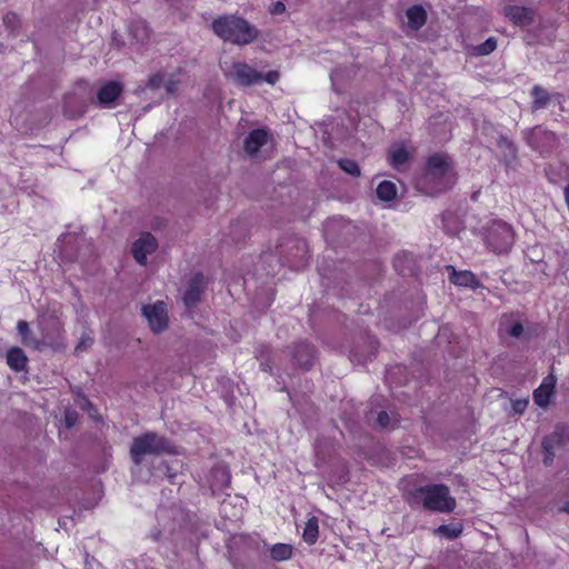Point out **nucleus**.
I'll use <instances>...</instances> for the list:
<instances>
[{"instance_id":"obj_6","label":"nucleus","mask_w":569,"mask_h":569,"mask_svg":"<svg viewBox=\"0 0 569 569\" xmlns=\"http://www.w3.org/2000/svg\"><path fill=\"white\" fill-rule=\"evenodd\" d=\"M515 242L511 224L502 220H493L485 230V243L495 253H508Z\"/></svg>"},{"instance_id":"obj_12","label":"nucleus","mask_w":569,"mask_h":569,"mask_svg":"<svg viewBox=\"0 0 569 569\" xmlns=\"http://www.w3.org/2000/svg\"><path fill=\"white\" fill-rule=\"evenodd\" d=\"M503 13L513 24L520 27L528 26L535 20V11L523 6H506Z\"/></svg>"},{"instance_id":"obj_16","label":"nucleus","mask_w":569,"mask_h":569,"mask_svg":"<svg viewBox=\"0 0 569 569\" xmlns=\"http://www.w3.org/2000/svg\"><path fill=\"white\" fill-rule=\"evenodd\" d=\"M268 141V132L264 129H253L243 141V149L249 156H254Z\"/></svg>"},{"instance_id":"obj_34","label":"nucleus","mask_w":569,"mask_h":569,"mask_svg":"<svg viewBox=\"0 0 569 569\" xmlns=\"http://www.w3.org/2000/svg\"><path fill=\"white\" fill-rule=\"evenodd\" d=\"M93 343V339L90 336H82L78 345L76 346V352L84 351Z\"/></svg>"},{"instance_id":"obj_35","label":"nucleus","mask_w":569,"mask_h":569,"mask_svg":"<svg viewBox=\"0 0 569 569\" xmlns=\"http://www.w3.org/2000/svg\"><path fill=\"white\" fill-rule=\"evenodd\" d=\"M284 11L286 6L282 1H276L269 8V12L273 16L282 14Z\"/></svg>"},{"instance_id":"obj_19","label":"nucleus","mask_w":569,"mask_h":569,"mask_svg":"<svg viewBox=\"0 0 569 569\" xmlns=\"http://www.w3.org/2000/svg\"><path fill=\"white\" fill-rule=\"evenodd\" d=\"M408 27L415 31L421 29L428 19L427 11L420 4H413L406 10Z\"/></svg>"},{"instance_id":"obj_7","label":"nucleus","mask_w":569,"mask_h":569,"mask_svg":"<svg viewBox=\"0 0 569 569\" xmlns=\"http://www.w3.org/2000/svg\"><path fill=\"white\" fill-rule=\"evenodd\" d=\"M17 331L21 338V342L27 347H34L36 349H40L41 346L56 347L59 345V341L63 338V327L62 325L56 320L52 332H43L42 341L37 340L32 337V332L30 330L29 323L24 320H19L17 323Z\"/></svg>"},{"instance_id":"obj_39","label":"nucleus","mask_w":569,"mask_h":569,"mask_svg":"<svg viewBox=\"0 0 569 569\" xmlns=\"http://www.w3.org/2000/svg\"><path fill=\"white\" fill-rule=\"evenodd\" d=\"M543 453H545L543 455V463L546 466H550L555 458V451L549 450V451H543Z\"/></svg>"},{"instance_id":"obj_28","label":"nucleus","mask_w":569,"mask_h":569,"mask_svg":"<svg viewBox=\"0 0 569 569\" xmlns=\"http://www.w3.org/2000/svg\"><path fill=\"white\" fill-rule=\"evenodd\" d=\"M338 166L341 170H343L346 173L352 176V177H359L360 176V168L357 161L343 158L338 161Z\"/></svg>"},{"instance_id":"obj_1","label":"nucleus","mask_w":569,"mask_h":569,"mask_svg":"<svg viewBox=\"0 0 569 569\" xmlns=\"http://www.w3.org/2000/svg\"><path fill=\"white\" fill-rule=\"evenodd\" d=\"M458 173L450 158L445 152L430 154L425 163L423 172L418 179L420 191L436 196L449 191L457 182Z\"/></svg>"},{"instance_id":"obj_10","label":"nucleus","mask_w":569,"mask_h":569,"mask_svg":"<svg viewBox=\"0 0 569 569\" xmlns=\"http://www.w3.org/2000/svg\"><path fill=\"white\" fill-rule=\"evenodd\" d=\"M317 357V351L313 345L307 341L297 342L292 349V358L299 367L305 370H310Z\"/></svg>"},{"instance_id":"obj_17","label":"nucleus","mask_w":569,"mask_h":569,"mask_svg":"<svg viewBox=\"0 0 569 569\" xmlns=\"http://www.w3.org/2000/svg\"><path fill=\"white\" fill-rule=\"evenodd\" d=\"M392 264L397 273L402 277L412 276L416 271V261L413 256L409 252L396 254Z\"/></svg>"},{"instance_id":"obj_4","label":"nucleus","mask_w":569,"mask_h":569,"mask_svg":"<svg viewBox=\"0 0 569 569\" xmlns=\"http://www.w3.org/2000/svg\"><path fill=\"white\" fill-rule=\"evenodd\" d=\"M172 443L163 436L148 431L136 437L130 447V457L136 465L142 462L146 455L172 453Z\"/></svg>"},{"instance_id":"obj_29","label":"nucleus","mask_w":569,"mask_h":569,"mask_svg":"<svg viewBox=\"0 0 569 569\" xmlns=\"http://www.w3.org/2000/svg\"><path fill=\"white\" fill-rule=\"evenodd\" d=\"M271 349L269 346H260L257 349V358L260 360L261 369L266 372H271V366L268 361V355L270 353Z\"/></svg>"},{"instance_id":"obj_37","label":"nucleus","mask_w":569,"mask_h":569,"mask_svg":"<svg viewBox=\"0 0 569 569\" xmlns=\"http://www.w3.org/2000/svg\"><path fill=\"white\" fill-rule=\"evenodd\" d=\"M162 80V76L160 73H156L149 78L147 86L150 89H158L161 86Z\"/></svg>"},{"instance_id":"obj_11","label":"nucleus","mask_w":569,"mask_h":569,"mask_svg":"<svg viewBox=\"0 0 569 569\" xmlns=\"http://www.w3.org/2000/svg\"><path fill=\"white\" fill-rule=\"evenodd\" d=\"M123 92V87L118 81H108L97 92L98 104L102 108H110Z\"/></svg>"},{"instance_id":"obj_15","label":"nucleus","mask_w":569,"mask_h":569,"mask_svg":"<svg viewBox=\"0 0 569 569\" xmlns=\"http://www.w3.org/2000/svg\"><path fill=\"white\" fill-rule=\"evenodd\" d=\"M447 269L450 271L449 280L451 283L473 290L480 287V281L473 272L469 270L458 271L452 266H448Z\"/></svg>"},{"instance_id":"obj_9","label":"nucleus","mask_w":569,"mask_h":569,"mask_svg":"<svg viewBox=\"0 0 569 569\" xmlns=\"http://www.w3.org/2000/svg\"><path fill=\"white\" fill-rule=\"evenodd\" d=\"M158 248V241L156 237L150 232H143L133 243H132V256L136 261L146 266L148 254L154 252Z\"/></svg>"},{"instance_id":"obj_22","label":"nucleus","mask_w":569,"mask_h":569,"mask_svg":"<svg viewBox=\"0 0 569 569\" xmlns=\"http://www.w3.org/2000/svg\"><path fill=\"white\" fill-rule=\"evenodd\" d=\"M319 538V520L316 516L310 517L303 528L302 539L303 541L312 546Z\"/></svg>"},{"instance_id":"obj_23","label":"nucleus","mask_w":569,"mask_h":569,"mask_svg":"<svg viewBox=\"0 0 569 569\" xmlns=\"http://www.w3.org/2000/svg\"><path fill=\"white\" fill-rule=\"evenodd\" d=\"M269 552L273 561H287L292 558L293 547L289 543L278 542L271 546Z\"/></svg>"},{"instance_id":"obj_13","label":"nucleus","mask_w":569,"mask_h":569,"mask_svg":"<svg viewBox=\"0 0 569 569\" xmlns=\"http://www.w3.org/2000/svg\"><path fill=\"white\" fill-rule=\"evenodd\" d=\"M203 293V274L196 273L189 281L183 296V303L187 308H194L201 300Z\"/></svg>"},{"instance_id":"obj_38","label":"nucleus","mask_w":569,"mask_h":569,"mask_svg":"<svg viewBox=\"0 0 569 569\" xmlns=\"http://www.w3.org/2000/svg\"><path fill=\"white\" fill-rule=\"evenodd\" d=\"M523 332V326L521 325V322H513L510 328H509V335L511 337H520Z\"/></svg>"},{"instance_id":"obj_24","label":"nucleus","mask_w":569,"mask_h":569,"mask_svg":"<svg viewBox=\"0 0 569 569\" xmlns=\"http://www.w3.org/2000/svg\"><path fill=\"white\" fill-rule=\"evenodd\" d=\"M376 194L381 201H391L397 197V187L389 180L381 181L377 189Z\"/></svg>"},{"instance_id":"obj_20","label":"nucleus","mask_w":569,"mask_h":569,"mask_svg":"<svg viewBox=\"0 0 569 569\" xmlns=\"http://www.w3.org/2000/svg\"><path fill=\"white\" fill-rule=\"evenodd\" d=\"M410 158L411 154L403 144L392 146L388 150L389 164L396 170H401V168L410 160Z\"/></svg>"},{"instance_id":"obj_2","label":"nucleus","mask_w":569,"mask_h":569,"mask_svg":"<svg viewBox=\"0 0 569 569\" xmlns=\"http://www.w3.org/2000/svg\"><path fill=\"white\" fill-rule=\"evenodd\" d=\"M408 503L410 506L421 503L428 511L442 513L452 512L457 506L449 487L445 483H432L411 490Z\"/></svg>"},{"instance_id":"obj_36","label":"nucleus","mask_w":569,"mask_h":569,"mask_svg":"<svg viewBox=\"0 0 569 569\" xmlns=\"http://www.w3.org/2000/svg\"><path fill=\"white\" fill-rule=\"evenodd\" d=\"M390 423V417L387 411H380L377 417V425L380 428H387Z\"/></svg>"},{"instance_id":"obj_25","label":"nucleus","mask_w":569,"mask_h":569,"mask_svg":"<svg viewBox=\"0 0 569 569\" xmlns=\"http://www.w3.org/2000/svg\"><path fill=\"white\" fill-rule=\"evenodd\" d=\"M531 96L533 98V101H532L533 110L543 109L550 102V94L548 93V91L546 89H543L540 86H533V88L531 89Z\"/></svg>"},{"instance_id":"obj_14","label":"nucleus","mask_w":569,"mask_h":569,"mask_svg":"<svg viewBox=\"0 0 569 569\" xmlns=\"http://www.w3.org/2000/svg\"><path fill=\"white\" fill-rule=\"evenodd\" d=\"M557 379L550 373L545 377L540 386L533 391V401L537 406L546 408L550 403V398L555 392Z\"/></svg>"},{"instance_id":"obj_8","label":"nucleus","mask_w":569,"mask_h":569,"mask_svg":"<svg viewBox=\"0 0 569 569\" xmlns=\"http://www.w3.org/2000/svg\"><path fill=\"white\" fill-rule=\"evenodd\" d=\"M142 315L146 317L149 328L152 332L159 333L168 327V312L163 301H157L153 305L142 307Z\"/></svg>"},{"instance_id":"obj_21","label":"nucleus","mask_w":569,"mask_h":569,"mask_svg":"<svg viewBox=\"0 0 569 569\" xmlns=\"http://www.w3.org/2000/svg\"><path fill=\"white\" fill-rule=\"evenodd\" d=\"M568 435L566 433L565 428H557L552 433L546 436L542 440V449L543 451H555L556 448L560 447L565 438H567Z\"/></svg>"},{"instance_id":"obj_40","label":"nucleus","mask_w":569,"mask_h":569,"mask_svg":"<svg viewBox=\"0 0 569 569\" xmlns=\"http://www.w3.org/2000/svg\"><path fill=\"white\" fill-rule=\"evenodd\" d=\"M178 81L168 80L164 84L166 91L169 93H173L177 90Z\"/></svg>"},{"instance_id":"obj_33","label":"nucleus","mask_w":569,"mask_h":569,"mask_svg":"<svg viewBox=\"0 0 569 569\" xmlns=\"http://www.w3.org/2000/svg\"><path fill=\"white\" fill-rule=\"evenodd\" d=\"M528 400L527 399H517L512 401V410L515 413L522 415L527 407H528Z\"/></svg>"},{"instance_id":"obj_30","label":"nucleus","mask_w":569,"mask_h":569,"mask_svg":"<svg viewBox=\"0 0 569 569\" xmlns=\"http://www.w3.org/2000/svg\"><path fill=\"white\" fill-rule=\"evenodd\" d=\"M497 49V40L493 37L488 38L485 42L476 47L478 56H488Z\"/></svg>"},{"instance_id":"obj_31","label":"nucleus","mask_w":569,"mask_h":569,"mask_svg":"<svg viewBox=\"0 0 569 569\" xmlns=\"http://www.w3.org/2000/svg\"><path fill=\"white\" fill-rule=\"evenodd\" d=\"M3 23L11 30H14L19 27V17L14 12H8L3 17Z\"/></svg>"},{"instance_id":"obj_3","label":"nucleus","mask_w":569,"mask_h":569,"mask_svg":"<svg viewBox=\"0 0 569 569\" xmlns=\"http://www.w3.org/2000/svg\"><path fill=\"white\" fill-rule=\"evenodd\" d=\"M211 28L223 41L239 46L251 43L259 33L254 26L234 14L218 17L212 21Z\"/></svg>"},{"instance_id":"obj_26","label":"nucleus","mask_w":569,"mask_h":569,"mask_svg":"<svg viewBox=\"0 0 569 569\" xmlns=\"http://www.w3.org/2000/svg\"><path fill=\"white\" fill-rule=\"evenodd\" d=\"M463 531V527L461 523H451V525H440L436 532L443 536L445 538L449 540L457 539L461 536Z\"/></svg>"},{"instance_id":"obj_32","label":"nucleus","mask_w":569,"mask_h":569,"mask_svg":"<svg viewBox=\"0 0 569 569\" xmlns=\"http://www.w3.org/2000/svg\"><path fill=\"white\" fill-rule=\"evenodd\" d=\"M79 415L76 410H66L64 412V423L67 428H72L78 421Z\"/></svg>"},{"instance_id":"obj_41","label":"nucleus","mask_w":569,"mask_h":569,"mask_svg":"<svg viewBox=\"0 0 569 569\" xmlns=\"http://www.w3.org/2000/svg\"><path fill=\"white\" fill-rule=\"evenodd\" d=\"M561 511L566 512V513H569V501H567L562 507H561Z\"/></svg>"},{"instance_id":"obj_18","label":"nucleus","mask_w":569,"mask_h":569,"mask_svg":"<svg viewBox=\"0 0 569 569\" xmlns=\"http://www.w3.org/2000/svg\"><path fill=\"white\" fill-rule=\"evenodd\" d=\"M28 357L20 347H11L7 351V365L14 372H21L26 370L28 366Z\"/></svg>"},{"instance_id":"obj_5","label":"nucleus","mask_w":569,"mask_h":569,"mask_svg":"<svg viewBox=\"0 0 569 569\" xmlns=\"http://www.w3.org/2000/svg\"><path fill=\"white\" fill-rule=\"evenodd\" d=\"M226 76L233 81L238 87H249L261 81L269 84H276L280 79V73L276 70L261 73L247 62H233Z\"/></svg>"},{"instance_id":"obj_27","label":"nucleus","mask_w":569,"mask_h":569,"mask_svg":"<svg viewBox=\"0 0 569 569\" xmlns=\"http://www.w3.org/2000/svg\"><path fill=\"white\" fill-rule=\"evenodd\" d=\"M212 475L214 478L219 479V481H220L219 488L220 489H223V488H227L230 486L231 476H230V471H229L228 467H226V466L217 467L212 470Z\"/></svg>"}]
</instances>
